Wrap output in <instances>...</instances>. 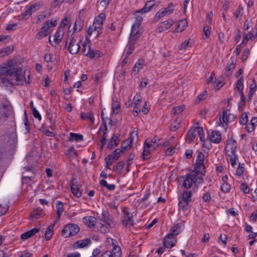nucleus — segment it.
Segmentation results:
<instances>
[{
  "label": "nucleus",
  "mask_w": 257,
  "mask_h": 257,
  "mask_svg": "<svg viewBox=\"0 0 257 257\" xmlns=\"http://www.w3.org/2000/svg\"><path fill=\"white\" fill-rule=\"evenodd\" d=\"M26 80L22 69L12 66L4 64L0 68V85L9 87L11 85L23 84Z\"/></svg>",
  "instance_id": "1"
},
{
  "label": "nucleus",
  "mask_w": 257,
  "mask_h": 257,
  "mask_svg": "<svg viewBox=\"0 0 257 257\" xmlns=\"http://www.w3.org/2000/svg\"><path fill=\"white\" fill-rule=\"evenodd\" d=\"M204 175L193 170L187 173L185 176L180 177L182 181V186L186 189H190L194 185L196 186V182L200 183L203 180Z\"/></svg>",
  "instance_id": "2"
},
{
  "label": "nucleus",
  "mask_w": 257,
  "mask_h": 257,
  "mask_svg": "<svg viewBox=\"0 0 257 257\" xmlns=\"http://www.w3.org/2000/svg\"><path fill=\"white\" fill-rule=\"evenodd\" d=\"M70 31L68 30L65 48L67 47V50L72 55H74L78 53L80 49V46L79 44L77 43L76 40L74 39V37L73 36V33L70 35Z\"/></svg>",
  "instance_id": "3"
},
{
  "label": "nucleus",
  "mask_w": 257,
  "mask_h": 257,
  "mask_svg": "<svg viewBox=\"0 0 257 257\" xmlns=\"http://www.w3.org/2000/svg\"><path fill=\"white\" fill-rule=\"evenodd\" d=\"M12 110V106L7 100L0 101V124L5 121Z\"/></svg>",
  "instance_id": "4"
},
{
  "label": "nucleus",
  "mask_w": 257,
  "mask_h": 257,
  "mask_svg": "<svg viewBox=\"0 0 257 257\" xmlns=\"http://www.w3.org/2000/svg\"><path fill=\"white\" fill-rule=\"evenodd\" d=\"M79 226L73 223H70L65 225L62 230V235L65 238L74 236L79 231Z\"/></svg>",
  "instance_id": "5"
},
{
  "label": "nucleus",
  "mask_w": 257,
  "mask_h": 257,
  "mask_svg": "<svg viewBox=\"0 0 257 257\" xmlns=\"http://www.w3.org/2000/svg\"><path fill=\"white\" fill-rule=\"evenodd\" d=\"M204 155L201 152H199L197 155L196 162L195 164L194 170L199 172L201 174L205 175L206 170L204 164Z\"/></svg>",
  "instance_id": "6"
},
{
  "label": "nucleus",
  "mask_w": 257,
  "mask_h": 257,
  "mask_svg": "<svg viewBox=\"0 0 257 257\" xmlns=\"http://www.w3.org/2000/svg\"><path fill=\"white\" fill-rule=\"evenodd\" d=\"M123 220L122 224L125 227L132 226L134 224V221L132 219L133 215H130L128 207H124L122 210Z\"/></svg>",
  "instance_id": "7"
},
{
  "label": "nucleus",
  "mask_w": 257,
  "mask_h": 257,
  "mask_svg": "<svg viewBox=\"0 0 257 257\" xmlns=\"http://www.w3.org/2000/svg\"><path fill=\"white\" fill-rule=\"evenodd\" d=\"M112 245H113L112 252L107 250L104 252L103 255H106L108 257H121L122 252L120 247L114 244V242H116L115 240L112 239Z\"/></svg>",
  "instance_id": "8"
},
{
  "label": "nucleus",
  "mask_w": 257,
  "mask_h": 257,
  "mask_svg": "<svg viewBox=\"0 0 257 257\" xmlns=\"http://www.w3.org/2000/svg\"><path fill=\"white\" fill-rule=\"evenodd\" d=\"M174 24V21L170 19L163 22L161 23L158 26L156 29V32L161 33L163 32L167 31Z\"/></svg>",
  "instance_id": "9"
},
{
  "label": "nucleus",
  "mask_w": 257,
  "mask_h": 257,
  "mask_svg": "<svg viewBox=\"0 0 257 257\" xmlns=\"http://www.w3.org/2000/svg\"><path fill=\"white\" fill-rule=\"evenodd\" d=\"M176 242V237L172 234H168L164 239L163 244L165 247L171 248L175 245Z\"/></svg>",
  "instance_id": "10"
},
{
  "label": "nucleus",
  "mask_w": 257,
  "mask_h": 257,
  "mask_svg": "<svg viewBox=\"0 0 257 257\" xmlns=\"http://www.w3.org/2000/svg\"><path fill=\"white\" fill-rule=\"evenodd\" d=\"M237 148V143L235 140L231 137L229 140L227 141V145L225 147V151L230 152L232 155L235 153Z\"/></svg>",
  "instance_id": "11"
},
{
  "label": "nucleus",
  "mask_w": 257,
  "mask_h": 257,
  "mask_svg": "<svg viewBox=\"0 0 257 257\" xmlns=\"http://www.w3.org/2000/svg\"><path fill=\"white\" fill-rule=\"evenodd\" d=\"M139 30H138L133 35L134 38L132 39H131L128 43V49L126 53V55H130L131 54L133 51V50L135 49V44L136 42V41L138 40V38L140 36V33Z\"/></svg>",
  "instance_id": "12"
},
{
  "label": "nucleus",
  "mask_w": 257,
  "mask_h": 257,
  "mask_svg": "<svg viewBox=\"0 0 257 257\" xmlns=\"http://www.w3.org/2000/svg\"><path fill=\"white\" fill-rule=\"evenodd\" d=\"M76 179L73 178L70 183V187L72 194L77 198H79L82 196V192L80 190L78 185L75 182Z\"/></svg>",
  "instance_id": "13"
},
{
  "label": "nucleus",
  "mask_w": 257,
  "mask_h": 257,
  "mask_svg": "<svg viewBox=\"0 0 257 257\" xmlns=\"http://www.w3.org/2000/svg\"><path fill=\"white\" fill-rule=\"evenodd\" d=\"M103 55L102 53L99 50L92 49L90 46L88 47V52L85 56L89 57L90 59H97Z\"/></svg>",
  "instance_id": "14"
},
{
  "label": "nucleus",
  "mask_w": 257,
  "mask_h": 257,
  "mask_svg": "<svg viewBox=\"0 0 257 257\" xmlns=\"http://www.w3.org/2000/svg\"><path fill=\"white\" fill-rule=\"evenodd\" d=\"M221 134L219 131L216 130L211 131V134H210V142L218 144L221 141Z\"/></svg>",
  "instance_id": "15"
},
{
  "label": "nucleus",
  "mask_w": 257,
  "mask_h": 257,
  "mask_svg": "<svg viewBox=\"0 0 257 257\" xmlns=\"http://www.w3.org/2000/svg\"><path fill=\"white\" fill-rule=\"evenodd\" d=\"M106 19V16L104 13L100 14L97 17H95L93 24L99 30H102L103 28V23Z\"/></svg>",
  "instance_id": "16"
},
{
  "label": "nucleus",
  "mask_w": 257,
  "mask_h": 257,
  "mask_svg": "<svg viewBox=\"0 0 257 257\" xmlns=\"http://www.w3.org/2000/svg\"><path fill=\"white\" fill-rule=\"evenodd\" d=\"M110 214L108 212H102L101 214V218L100 219L109 227L112 228L114 226L115 224L113 220L109 217Z\"/></svg>",
  "instance_id": "17"
},
{
  "label": "nucleus",
  "mask_w": 257,
  "mask_h": 257,
  "mask_svg": "<svg viewBox=\"0 0 257 257\" xmlns=\"http://www.w3.org/2000/svg\"><path fill=\"white\" fill-rule=\"evenodd\" d=\"M83 221L90 228H93L95 226L97 219L91 216H85L83 218Z\"/></svg>",
  "instance_id": "18"
},
{
  "label": "nucleus",
  "mask_w": 257,
  "mask_h": 257,
  "mask_svg": "<svg viewBox=\"0 0 257 257\" xmlns=\"http://www.w3.org/2000/svg\"><path fill=\"white\" fill-rule=\"evenodd\" d=\"M236 117V116L234 114H230V113L228 114L227 110H223V115H222V122L221 121L220 116V121L222 123H227L230 121H232L234 120L235 119Z\"/></svg>",
  "instance_id": "19"
},
{
  "label": "nucleus",
  "mask_w": 257,
  "mask_h": 257,
  "mask_svg": "<svg viewBox=\"0 0 257 257\" xmlns=\"http://www.w3.org/2000/svg\"><path fill=\"white\" fill-rule=\"evenodd\" d=\"M210 83L211 84L212 89H214L215 91L218 90L225 84L221 79H217L214 81L212 76H210Z\"/></svg>",
  "instance_id": "20"
},
{
  "label": "nucleus",
  "mask_w": 257,
  "mask_h": 257,
  "mask_svg": "<svg viewBox=\"0 0 257 257\" xmlns=\"http://www.w3.org/2000/svg\"><path fill=\"white\" fill-rule=\"evenodd\" d=\"M134 135H135L137 137L138 136V134L137 133L132 132L131 134L130 138L122 142L121 147L123 149L127 150L131 147V145L134 139Z\"/></svg>",
  "instance_id": "21"
},
{
  "label": "nucleus",
  "mask_w": 257,
  "mask_h": 257,
  "mask_svg": "<svg viewBox=\"0 0 257 257\" xmlns=\"http://www.w3.org/2000/svg\"><path fill=\"white\" fill-rule=\"evenodd\" d=\"M40 229L37 227L34 228L30 230L27 231L21 234V237L22 240H26L30 238L39 232Z\"/></svg>",
  "instance_id": "22"
},
{
  "label": "nucleus",
  "mask_w": 257,
  "mask_h": 257,
  "mask_svg": "<svg viewBox=\"0 0 257 257\" xmlns=\"http://www.w3.org/2000/svg\"><path fill=\"white\" fill-rule=\"evenodd\" d=\"M194 127H192L186 135V141L189 144L192 143L196 137V132Z\"/></svg>",
  "instance_id": "23"
},
{
  "label": "nucleus",
  "mask_w": 257,
  "mask_h": 257,
  "mask_svg": "<svg viewBox=\"0 0 257 257\" xmlns=\"http://www.w3.org/2000/svg\"><path fill=\"white\" fill-rule=\"evenodd\" d=\"M48 23H45L44 26L41 29L40 31L37 34L36 37L38 39H41L48 35L49 34V28H48Z\"/></svg>",
  "instance_id": "24"
},
{
  "label": "nucleus",
  "mask_w": 257,
  "mask_h": 257,
  "mask_svg": "<svg viewBox=\"0 0 257 257\" xmlns=\"http://www.w3.org/2000/svg\"><path fill=\"white\" fill-rule=\"evenodd\" d=\"M160 0H152L146 2L145 7L148 12L156 8L160 4Z\"/></svg>",
  "instance_id": "25"
},
{
  "label": "nucleus",
  "mask_w": 257,
  "mask_h": 257,
  "mask_svg": "<svg viewBox=\"0 0 257 257\" xmlns=\"http://www.w3.org/2000/svg\"><path fill=\"white\" fill-rule=\"evenodd\" d=\"M45 214L43 209L40 207H38L34 209L30 214V218L32 219H38Z\"/></svg>",
  "instance_id": "26"
},
{
  "label": "nucleus",
  "mask_w": 257,
  "mask_h": 257,
  "mask_svg": "<svg viewBox=\"0 0 257 257\" xmlns=\"http://www.w3.org/2000/svg\"><path fill=\"white\" fill-rule=\"evenodd\" d=\"M119 142L118 136L113 135L107 144V148L110 150L118 145Z\"/></svg>",
  "instance_id": "27"
},
{
  "label": "nucleus",
  "mask_w": 257,
  "mask_h": 257,
  "mask_svg": "<svg viewBox=\"0 0 257 257\" xmlns=\"http://www.w3.org/2000/svg\"><path fill=\"white\" fill-rule=\"evenodd\" d=\"M143 17L140 16H137L136 17V22L132 26V30H131V36H133V35L136 33L135 31L136 29L138 28H139L142 23V22L143 21Z\"/></svg>",
  "instance_id": "28"
},
{
  "label": "nucleus",
  "mask_w": 257,
  "mask_h": 257,
  "mask_svg": "<svg viewBox=\"0 0 257 257\" xmlns=\"http://www.w3.org/2000/svg\"><path fill=\"white\" fill-rule=\"evenodd\" d=\"M182 226V223H178L175 224L171 229V232L169 233L172 234V236L176 237L181 232V228Z\"/></svg>",
  "instance_id": "29"
},
{
  "label": "nucleus",
  "mask_w": 257,
  "mask_h": 257,
  "mask_svg": "<svg viewBox=\"0 0 257 257\" xmlns=\"http://www.w3.org/2000/svg\"><path fill=\"white\" fill-rule=\"evenodd\" d=\"M84 25V22L82 19L77 18L73 27L74 32H79L82 30Z\"/></svg>",
  "instance_id": "30"
},
{
  "label": "nucleus",
  "mask_w": 257,
  "mask_h": 257,
  "mask_svg": "<svg viewBox=\"0 0 257 257\" xmlns=\"http://www.w3.org/2000/svg\"><path fill=\"white\" fill-rule=\"evenodd\" d=\"M179 202L178 204V207L179 209H182L183 211L185 212L187 210L189 207L190 202L187 201L182 199L180 197H179Z\"/></svg>",
  "instance_id": "31"
},
{
  "label": "nucleus",
  "mask_w": 257,
  "mask_h": 257,
  "mask_svg": "<svg viewBox=\"0 0 257 257\" xmlns=\"http://www.w3.org/2000/svg\"><path fill=\"white\" fill-rule=\"evenodd\" d=\"M192 193L191 190L186 189L183 191L182 193V196L180 197L183 200L187 201L189 202H191L192 200Z\"/></svg>",
  "instance_id": "32"
},
{
  "label": "nucleus",
  "mask_w": 257,
  "mask_h": 257,
  "mask_svg": "<svg viewBox=\"0 0 257 257\" xmlns=\"http://www.w3.org/2000/svg\"><path fill=\"white\" fill-rule=\"evenodd\" d=\"M91 243V240L90 238H86L82 240H78L75 242L77 247L78 248H83L90 245Z\"/></svg>",
  "instance_id": "33"
},
{
  "label": "nucleus",
  "mask_w": 257,
  "mask_h": 257,
  "mask_svg": "<svg viewBox=\"0 0 257 257\" xmlns=\"http://www.w3.org/2000/svg\"><path fill=\"white\" fill-rule=\"evenodd\" d=\"M96 32V38H98L99 36L102 33V30H99L98 27H96L93 24L90 26L87 30V34L89 36H91L93 32Z\"/></svg>",
  "instance_id": "34"
},
{
  "label": "nucleus",
  "mask_w": 257,
  "mask_h": 257,
  "mask_svg": "<svg viewBox=\"0 0 257 257\" xmlns=\"http://www.w3.org/2000/svg\"><path fill=\"white\" fill-rule=\"evenodd\" d=\"M80 118L85 120L86 119H88L90 120L92 124L94 123V117L93 113L91 112H89L88 113L81 112L80 113Z\"/></svg>",
  "instance_id": "35"
},
{
  "label": "nucleus",
  "mask_w": 257,
  "mask_h": 257,
  "mask_svg": "<svg viewBox=\"0 0 257 257\" xmlns=\"http://www.w3.org/2000/svg\"><path fill=\"white\" fill-rule=\"evenodd\" d=\"M151 146L149 145L147 142H144V150L143 152V160H146L148 158H146V156H148L150 154V150H151Z\"/></svg>",
  "instance_id": "36"
},
{
  "label": "nucleus",
  "mask_w": 257,
  "mask_h": 257,
  "mask_svg": "<svg viewBox=\"0 0 257 257\" xmlns=\"http://www.w3.org/2000/svg\"><path fill=\"white\" fill-rule=\"evenodd\" d=\"M187 26V22L186 19L180 20L178 22L177 32H182Z\"/></svg>",
  "instance_id": "37"
},
{
  "label": "nucleus",
  "mask_w": 257,
  "mask_h": 257,
  "mask_svg": "<svg viewBox=\"0 0 257 257\" xmlns=\"http://www.w3.org/2000/svg\"><path fill=\"white\" fill-rule=\"evenodd\" d=\"M112 113L117 114L120 110V105L117 101H114L113 99V102L111 104Z\"/></svg>",
  "instance_id": "38"
},
{
  "label": "nucleus",
  "mask_w": 257,
  "mask_h": 257,
  "mask_svg": "<svg viewBox=\"0 0 257 257\" xmlns=\"http://www.w3.org/2000/svg\"><path fill=\"white\" fill-rule=\"evenodd\" d=\"M99 184L101 187L106 188L109 191H113L115 188V185L114 184H108L105 180H101Z\"/></svg>",
  "instance_id": "39"
},
{
  "label": "nucleus",
  "mask_w": 257,
  "mask_h": 257,
  "mask_svg": "<svg viewBox=\"0 0 257 257\" xmlns=\"http://www.w3.org/2000/svg\"><path fill=\"white\" fill-rule=\"evenodd\" d=\"M42 6V4L40 2H38L34 4L31 5L30 6L29 8V11H31L32 13H34L35 12L39 10L41 7Z\"/></svg>",
  "instance_id": "40"
},
{
  "label": "nucleus",
  "mask_w": 257,
  "mask_h": 257,
  "mask_svg": "<svg viewBox=\"0 0 257 257\" xmlns=\"http://www.w3.org/2000/svg\"><path fill=\"white\" fill-rule=\"evenodd\" d=\"M235 67V64L232 61L230 63H228L226 66V75L227 76H230L232 73V70Z\"/></svg>",
  "instance_id": "41"
},
{
  "label": "nucleus",
  "mask_w": 257,
  "mask_h": 257,
  "mask_svg": "<svg viewBox=\"0 0 257 257\" xmlns=\"http://www.w3.org/2000/svg\"><path fill=\"white\" fill-rule=\"evenodd\" d=\"M50 13L49 12H43L38 16L37 23H39L44 21L46 18H48L50 16Z\"/></svg>",
  "instance_id": "42"
},
{
  "label": "nucleus",
  "mask_w": 257,
  "mask_h": 257,
  "mask_svg": "<svg viewBox=\"0 0 257 257\" xmlns=\"http://www.w3.org/2000/svg\"><path fill=\"white\" fill-rule=\"evenodd\" d=\"M173 3H170L168 7L163 8L161 11L164 13V16L169 15L172 13L174 11V9L173 8Z\"/></svg>",
  "instance_id": "43"
},
{
  "label": "nucleus",
  "mask_w": 257,
  "mask_h": 257,
  "mask_svg": "<svg viewBox=\"0 0 257 257\" xmlns=\"http://www.w3.org/2000/svg\"><path fill=\"white\" fill-rule=\"evenodd\" d=\"M243 78L242 76H241L236 82V88L237 89V91L239 92V93H240L241 92H243Z\"/></svg>",
  "instance_id": "44"
},
{
  "label": "nucleus",
  "mask_w": 257,
  "mask_h": 257,
  "mask_svg": "<svg viewBox=\"0 0 257 257\" xmlns=\"http://www.w3.org/2000/svg\"><path fill=\"white\" fill-rule=\"evenodd\" d=\"M90 41L87 37H86L84 43L82 44V53L85 56V54L88 52V47L90 46Z\"/></svg>",
  "instance_id": "45"
},
{
  "label": "nucleus",
  "mask_w": 257,
  "mask_h": 257,
  "mask_svg": "<svg viewBox=\"0 0 257 257\" xmlns=\"http://www.w3.org/2000/svg\"><path fill=\"white\" fill-rule=\"evenodd\" d=\"M122 153V150L118 148L115 149L112 153V154L111 155L112 156V159L114 161L117 160Z\"/></svg>",
  "instance_id": "46"
},
{
  "label": "nucleus",
  "mask_w": 257,
  "mask_h": 257,
  "mask_svg": "<svg viewBox=\"0 0 257 257\" xmlns=\"http://www.w3.org/2000/svg\"><path fill=\"white\" fill-rule=\"evenodd\" d=\"M56 213L59 214H62L63 212V204L60 201H58L56 204Z\"/></svg>",
  "instance_id": "47"
},
{
  "label": "nucleus",
  "mask_w": 257,
  "mask_h": 257,
  "mask_svg": "<svg viewBox=\"0 0 257 257\" xmlns=\"http://www.w3.org/2000/svg\"><path fill=\"white\" fill-rule=\"evenodd\" d=\"M144 60L142 59H139L138 61L136 63L134 68L133 69V71L139 72V70L142 68L143 65H144Z\"/></svg>",
  "instance_id": "48"
},
{
  "label": "nucleus",
  "mask_w": 257,
  "mask_h": 257,
  "mask_svg": "<svg viewBox=\"0 0 257 257\" xmlns=\"http://www.w3.org/2000/svg\"><path fill=\"white\" fill-rule=\"evenodd\" d=\"M112 156L111 155H108L105 158V165L104 170H107L109 169V167L112 165V161H111Z\"/></svg>",
  "instance_id": "49"
},
{
  "label": "nucleus",
  "mask_w": 257,
  "mask_h": 257,
  "mask_svg": "<svg viewBox=\"0 0 257 257\" xmlns=\"http://www.w3.org/2000/svg\"><path fill=\"white\" fill-rule=\"evenodd\" d=\"M70 137L71 140H75L77 142H81L83 140V137L82 135L73 133H70Z\"/></svg>",
  "instance_id": "50"
},
{
  "label": "nucleus",
  "mask_w": 257,
  "mask_h": 257,
  "mask_svg": "<svg viewBox=\"0 0 257 257\" xmlns=\"http://www.w3.org/2000/svg\"><path fill=\"white\" fill-rule=\"evenodd\" d=\"M248 121L247 114L246 112H243L240 118L239 123L241 125H245Z\"/></svg>",
  "instance_id": "51"
},
{
  "label": "nucleus",
  "mask_w": 257,
  "mask_h": 257,
  "mask_svg": "<svg viewBox=\"0 0 257 257\" xmlns=\"http://www.w3.org/2000/svg\"><path fill=\"white\" fill-rule=\"evenodd\" d=\"M124 164L125 162L124 161H119L118 162L117 165L115 168H114L113 170L118 173H121V170L123 169Z\"/></svg>",
  "instance_id": "52"
},
{
  "label": "nucleus",
  "mask_w": 257,
  "mask_h": 257,
  "mask_svg": "<svg viewBox=\"0 0 257 257\" xmlns=\"http://www.w3.org/2000/svg\"><path fill=\"white\" fill-rule=\"evenodd\" d=\"M244 164L239 163L236 169L235 175L238 176H241L244 172Z\"/></svg>",
  "instance_id": "53"
},
{
  "label": "nucleus",
  "mask_w": 257,
  "mask_h": 257,
  "mask_svg": "<svg viewBox=\"0 0 257 257\" xmlns=\"http://www.w3.org/2000/svg\"><path fill=\"white\" fill-rule=\"evenodd\" d=\"M230 157V164L232 167H234L236 165V160L238 158V156L237 155L234 153L233 155H228Z\"/></svg>",
  "instance_id": "54"
},
{
  "label": "nucleus",
  "mask_w": 257,
  "mask_h": 257,
  "mask_svg": "<svg viewBox=\"0 0 257 257\" xmlns=\"http://www.w3.org/2000/svg\"><path fill=\"white\" fill-rule=\"evenodd\" d=\"M207 96V92L206 89L203 92L202 94L199 95L196 98V102L199 103L201 101L204 100Z\"/></svg>",
  "instance_id": "55"
},
{
  "label": "nucleus",
  "mask_w": 257,
  "mask_h": 257,
  "mask_svg": "<svg viewBox=\"0 0 257 257\" xmlns=\"http://www.w3.org/2000/svg\"><path fill=\"white\" fill-rule=\"evenodd\" d=\"M159 141V139L158 137L156 136L153 139L151 140L150 139H147L145 141V142H147L148 144L149 145L151 146V148H153L154 147V145L155 144L157 143V141Z\"/></svg>",
  "instance_id": "56"
},
{
  "label": "nucleus",
  "mask_w": 257,
  "mask_h": 257,
  "mask_svg": "<svg viewBox=\"0 0 257 257\" xmlns=\"http://www.w3.org/2000/svg\"><path fill=\"white\" fill-rule=\"evenodd\" d=\"M98 231L101 233H106L109 232V228L108 227L104 224H100V226L98 228Z\"/></svg>",
  "instance_id": "57"
},
{
  "label": "nucleus",
  "mask_w": 257,
  "mask_h": 257,
  "mask_svg": "<svg viewBox=\"0 0 257 257\" xmlns=\"http://www.w3.org/2000/svg\"><path fill=\"white\" fill-rule=\"evenodd\" d=\"M221 189L224 192H228L230 190V186L227 182H224L221 186Z\"/></svg>",
  "instance_id": "58"
},
{
  "label": "nucleus",
  "mask_w": 257,
  "mask_h": 257,
  "mask_svg": "<svg viewBox=\"0 0 257 257\" xmlns=\"http://www.w3.org/2000/svg\"><path fill=\"white\" fill-rule=\"evenodd\" d=\"M185 108V106L184 105H179L177 107H175L174 108V112L173 113L174 114H178L180 113H181Z\"/></svg>",
  "instance_id": "59"
},
{
  "label": "nucleus",
  "mask_w": 257,
  "mask_h": 257,
  "mask_svg": "<svg viewBox=\"0 0 257 257\" xmlns=\"http://www.w3.org/2000/svg\"><path fill=\"white\" fill-rule=\"evenodd\" d=\"M32 14V13L29 11V8H28L26 11L22 13V19L26 20L28 19L31 16Z\"/></svg>",
  "instance_id": "60"
},
{
  "label": "nucleus",
  "mask_w": 257,
  "mask_h": 257,
  "mask_svg": "<svg viewBox=\"0 0 257 257\" xmlns=\"http://www.w3.org/2000/svg\"><path fill=\"white\" fill-rule=\"evenodd\" d=\"M241 190L245 193L248 194L249 192V187L244 183L241 184Z\"/></svg>",
  "instance_id": "61"
},
{
  "label": "nucleus",
  "mask_w": 257,
  "mask_h": 257,
  "mask_svg": "<svg viewBox=\"0 0 257 257\" xmlns=\"http://www.w3.org/2000/svg\"><path fill=\"white\" fill-rule=\"evenodd\" d=\"M180 126V123L176 120L174 121L171 126V130L172 131H176L177 130Z\"/></svg>",
  "instance_id": "62"
},
{
  "label": "nucleus",
  "mask_w": 257,
  "mask_h": 257,
  "mask_svg": "<svg viewBox=\"0 0 257 257\" xmlns=\"http://www.w3.org/2000/svg\"><path fill=\"white\" fill-rule=\"evenodd\" d=\"M204 36L203 38L204 40H206L209 38V27L208 26H204L203 27Z\"/></svg>",
  "instance_id": "63"
},
{
  "label": "nucleus",
  "mask_w": 257,
  "mask_h": 257,
  "mask_svg": "<svg viewBox=\"0 0 257 257\" xmlns=\"http://www.w3.org/2000/svg\"><path fill=\"white\" fill-rule=\"evenodd\" d=\"M68 23L69 22L67 18L65 17L61 22L59 28H60L62 29V30H63V29L68 24Z\"/></svg>",
  "instance_id": "64"
}]
</instances>
